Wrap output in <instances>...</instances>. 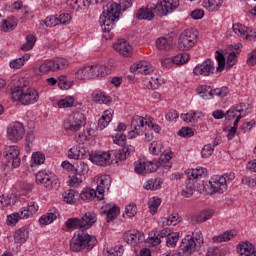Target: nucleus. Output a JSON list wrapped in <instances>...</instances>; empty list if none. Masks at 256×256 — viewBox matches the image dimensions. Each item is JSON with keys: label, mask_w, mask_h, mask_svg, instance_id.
<instances>
[{"label": "nucleus", "mask_w": 256, "mask_h": 256, "mask_svg": "<svg viewBox=\"0 0 256 256\" xmlns=\"http://www.w3.org/2000/svg\"><path fill=\"white\" fill-rule=\"evenodd\" d=\"M112 139L113 143L123 147V145H125V141H127V136L123 133H116L114 136H112Z\"/></svg>", "instance_id": "57"}, {"label": "nucleus", "mask_w": 256, "mask_h": 256, "mask_svg": "<svg viewBox=\"0 0 256 256\" xmlns=\"http://www.w3.org/2000/svg\"><path fill=\"white\" fill-rule=\"evenodd\" d=\"M215 73V62L211 59H206L202 63L195 66L193 74L201 77H211Z\"/></svg>", "instance_id": "14"}, {"label": "nucleus", "mask_w": 256, "mask_h": 256, "mask_svg": "<svg viewBox=\"0 0 256 256\" xmlns=\"http://www.w3.org/2000/svg\"><path fill=\"white\" fill-rule=\"evenodd\" d=\"M211 193L223 194L227 191V182L224 177L213 176L209 180Z\"/></svg>", "instance_id": "17"}, {"label": "nucleus", "mask_w": 256, "mask_h": 256, "mask_svg": "<svg viewBox=\"0 0 256 256\" xmlns=\"http://www.w3.org/2000/svg\"><path fill=\"white\" fill-rule=\"evenodd\" d=\"M150 163L139 162L135 164L134 171L138 175H145L146 173H155L157 171V166L153 165L152 168H149Z\"/></svg>", "instance_id": "26"}, {"label": "nucleus", "mask_w": 256, "mask_h": 256, "mask_svg": "<svg viewBox=\"0 0 256 256\" xmlns=\"http://www.w3.org/2000/svg\"><path fill=\"white\" fill-rule=\"evenodd\" d=\"M110 187H111V176L109 175L100 176L98 179V185L96 189V193H98L97 199L99 201H103L105 197V191H109Z\"/></svg>", "instance_id": "18"}, {"label": "nucleus", "mask_w": 256, "mask_h": 256, "mask_svg": "<svg viewBox=\"0 0 256 256\" xmlns=\"http://www.w3.org/2000/svg\"><path fill=\"white\" fill-rule=\"evenodd\" d=\"M123 253H125V248L123 245H116L103 250L104 256H123Z\"/></svg>", "instance_id": "32"}, {"label": "nucleus", "mask_w": 256, "mask_h": 256, "mask_svg": "<svg viewBox=\"0 0 256 256\" xmlns=\"http://www.w3.org/2000/svg\"><path fill=\"white\" fill-rule=\"evenodd\" d=\"M156 47L159 51H169L171 49V43L167 38H158L156 40Z\"/></svg>", "instance_id": "48"}, {"label": "nucleus", "mask_w": 256, "mask_h": 256, "mask_svg": "<svg viewBox=\"0 0 256 256\" xmlns=\"http://www.w3.org/2000/svg\"><path fill=\"white\" fill-rule=\"evenodd\" d=\"M0 203L2 207H10V205L15 204V195L11 194L9 195H2L0 197Z\"/></svg>", "instance_id": "51"}, {"label": "nucleus", "mask_w": 256, "mask_h": 256, "mask_svg": "<svg viewBox=\"0 0 256 256\" xmlns=\"http://www.w3.org/2000/svg\"><path fill=\"white\" fill-rule=\"evenodd\" d=\"M131 7V0H119V4L115 2H109L100 17V25L103 30V37L106 41L113 39V27L117 21H119V16L121 15V9L126 11Z\"/></svg>", "instance_id": "1"}, {"label": "nucleus", "mask_w": 256, "mask_h": 256, "mask_svg": "<svg viewBox=\"0 0 256 256\" xmlns=\"http://www.w3.org/2000/svg\"><path fill=\"white\" fill-rule=\"evenodd\" d=\"M113 119V110H106L104 111V114L102 117L98 120V127L100 129H105L111 123V120Z\"/></svg>", "instance_id": "31"}, {"label": "nucleus", "mask_w": 256, "mask_h": 256, "mask_svg": "<svg viewBox=\"0 0 256 256\" xmlns=\"http://www.w3.org/2000/svg\"><path fill=\"white\" fill-rule=\"evenodd\" d=\"M123 239L128 245L135 246L138 243H143V241H145V234L138 230H131L124 233Z\"/></svg>", "instance_id": "19"}, {"label": "nucleus", "mask_w": 256, "mask_h": 256, "mask_svg": "<svg viewBox=\"0 0 256 256\" xmlns=\"http://www.w3.org/2000/svg\"><path fill=\"white\" fill-rule=\"evenodd\" d=\"M187 61H189V54L187 52H183L174 56L172 60L170 58H166L162 61V65L163 67L168 65V63H173L174 65H185Z\"/></svg>", "instance_id": "24"}, {"label": "nucleus", "mask_w": 256, "mask_h": 256, "mask_svg": "<svg viewBox=\"0 0 256 256\" xmlns=\"http://www.w3.org/2000/svg\"><path fill=\"white\" fill-rule=\"evenodd\" d=\"M52 63H54V71H61V69L69 67V61L65 58H56L52 60Z\"/></svg>", "instance_id": "45"}, {"label": "nucleus", "mask_w": 256, "mask_h": 256, "mask_svg": "<svg viewBox=\"0 0 256 256\" xmlns=\"http://www.w3.org/2000/svg\"><path fill=\"white\" fill-rule=\"evenodd\" d=\"M101 213L102 215H106V221L107 223H110V221H115V219H117L120 209L117 205L105 204L101 207Z\"/></svg>", "instance_id": "21"}, {"label": "nucleus", "mask_w": 256, "mask_h": 256, "mask_svg": "<svg viewBox=\"0 0 256 256\" xmlns=\"http://www.w3.org/2000/svg\"><path fill=\"white\" fill-rule=\"evenodd\" d=\"M14 86L12 88V99L19 101L22 105H35L39 101V92L27 85V82H21L14 80Z\"/></svg>", "instance_id": "2"}, {"label": "nucleus", "mask_w": 256, "mask_h": 256, "mask_svg": "<svg viewBox=\"0 0 256 256\" xmlns=\"http://www.w3.org/2000/svg\"><path fill=\"white\" fill-rule=\"evenodd\" d=\"M94 73L96 77H105V75H107V66L105 65L94 66Z\"/></svg>", "instance_id": "63"}, {"label": "nucleus", "mask_w": 256, "mask_h": 256, "mask_svg": "<svg viewBox=\"0 0 256 256\" xmlns=\"http://www.w3.org/2000/svg\"><path fill=\"white\" fill-rule=\"evenodd\" d=\"M37 211H39V205H37L36 202H30L22 209V211L9 215L7 217V224L17 225L19 219H29L30 217H33Z\"/></svg>", "instance_id": "6"}, {"label": "nucleus", "mask_w": 256, "mask_h": 256, "mask_svg": "<svg viewBox=\"0 0 256 256\" xmlns=\"http://www.w3.org/2000/svg\"><path fill=\"white\" fill-rule=\"evenodd\" d=\"M75 174L78 175V177H81L82 175H85V173L89 172V166L85 164V162H78L76 166H74Z\"/></svg>", "instance_id": "50"}, {"label": "nucleus", "mask_w": 256, "mask_h": 256, "mask_svg": "<svg viewBox=\"0 0 256 256\" xmlns=\"http://www.w3.org/2000/svg\"><path fill=\"white\" fill-rule=\"evenodd\" d=\"M93 99L96 103H104L105 105H109L111 102V97L106 96L103 92L94 93Z\"/></svg>", "instance_id": "46"}, {"label": "nucleus", "mask_w": 256, "mask_h": 256, "mask_svg": "<svg viewBox=\"0 0 256 256\" xmlns=\"http://www.w3.org/2000/svg\"><path fill=\"white\" fill-rule=\"evenodd\" d=\"M195 43H197V31L188 29L180 35L178 49L180 51H189V49L195 47Z\"/></svg>", "instance_id": "8"}, {"label": "nucleus", "mask_w": 256, "mask_h": 256, "mask_svg": "<svg viewBox=\"0 0 256 256\" xmlns=\"http://www.w3.org/2000/svg\"><path fill=\"white\" fill-rule=\"evenodd\" d=\"M19 147L17 146H6L4 149V158L3 163L7 167H13L17 169V167L21 166V158L19 157Z\"/></svg>", "instance_id": "7"}, {"label": "nucleus", "mask_w": 256, "mask_h": 256, "mask_svg": "<svg viewBox=\"0 0 256 256\" xmlns=\"http://www.w3.org/2000/svg\"><path fill=\"white\" fill-rule=\"evenodd\" d=\"M149 152L152 155H159L163 152V144L160 141H153L149 146Z\"/></svg>", "instance_id": "49"}, {"label": "nucleus", "mask_w": 256, "mask_h": 256, "mask_svg": "<svg viewBox=\"0 0 256 256\" xmlns=\"http://www.w3.org/2000/svg\"><path fill=\"white\" fill-rule=\"evenodd\" d=\"M58 86L60 89H71V87H73V81H69L67 76H60L58 78Z\"/></svg>", "instance_id": "53"}, {"label": "nucleus", "mask_w": 256, "mask_h": 256, "mask_svg": "<svg viewBox=\"0 0 256 256\" xmlns=\"http://www.w3.org/2000/svg\"><path fill=\"white\" fill-rule=\"evenodd\" d=\"M89 159L94 165L105 167L111 165V152H92Z\"/></svg>", "instance_id": "16"}, {"label": "nucleus", "mask_w": 256, "mask_h": 256, "mask_svg": "<svg viewBox=\"0 0 256 256\" xmlns=\"http://www.w3.org/2000/svg\"><path fill=\"white\" fill-rule=\"evenodd\" d=\"M125 215L128 219H132L135 215H137V206L135 204H130L125 208Z\"/></svg>", "instance_id": "62"}, {"label": "nucleus", "mask_w": 256, "mask_h": 256, "mask_svg": "<svg viewBox=\"0 0 256 256\" xmlns=\"http://www.w3.org/2000/svg\"><path fill=\"white\" fill-rule=\"evenodd\" d=\"M221 3H223L222 0H204L202 5L205 9L215 12L219 10V7H221Z\"/></svg>", "instance_id": "39"}, {"label": "nucleus", "mask_w": 256, "mask_h": 256, "mask_svg": "<svg viewBox=\"0 0 256 256\" xmlns=\"http://www.w3.org/2000/svg\"><path fill=\"white\" fill-rule=\"evenodd\" d=\"M211 86L207 85H200L196 88V93L201 97L202 99H213V97L209 96V91H211Z\"/></svg>", "instance_id": "43"}, {"label": "nucleus", "mask_w": 256, "mask_h": 256, "mask_svg": "<svg viewBox=\"0 0 256 256\" xmlns=\"http://www.w3.org/2000/svg\"><path fill=\"white\" fill-rule=\"evenodd\" d=\"M114 49L122 55V57H131L133 53V47H131L127 41L118 40V42L114 44Z\"/></svg>", "instance_id": "22"}, {"label": "nucleus", "mask_w": 256, "mask_h": 256, "mask_svg": "<svg viewBox=\"0 0 256 256\" xmlns=\"http://www.w3.org/2000/svg\"><path fill=\"white\" fill-rule=\"evenodd\" d=\"M216 61L218 62V67L216 68V71L218 73H221L223 69H225V56L223 53H220L219 50L216 51Z\"/></svg>", "instance_id": "54"}, {"label": "nucleus", "mask_w": 256, "mask_h": 256, "mask_svg": "<svg viewBox=\"0 0 256 256\" xmlns=\"http://www.w3.org/2000/svg\"><path fill=\"white\" fill-rule=\"evenodd\" d=\"M187 179L190 181H194L197 183V179H201V177H205L207 175V170L203 167H198L196 169H190L186 172Z\"/></svg>", "instance_id": "25"}, {"label": "nucleus", "mask_w": 256, "mask_h": 256, "mask_svg": "<svg viewBox=\"0 0 256 256\" xmlns=\"http://www.w3.org/2000/svg\"><path fill=\"white\" fill-rule=\"evenodd\" d=\"M40 73H47L48 71H55L53 60L43 63L39 67Z\"/></svg>", "instance_id": "59"}, {"label": "nucleus", "mask_w": 256, "mask_h": 256, "mask_svg": "<svg viewBox=\"0 0 256 256\" xmlns=\"http://www.w3.org/2000/svg\"><path fill=\"white\" fill-rule=\"evenodd\" d=\"M85 125V115L81 112H76L69 116L64 122V129L66 131H72L73 133L79 131L81 127Z\"/></svg>", "instance_id": "10"}, {"label": "nucleus", "mask_w": 256, "mask_h": 256, "mask_svg": "<svg viewBox=\"0 0 256 256\" xmlns=\"http://www.w3.org/2000/svg\"><path fill=\"white\" fill-rule=\"evenodd\" d=\"M96 245L97 238L85 232L78 234L76 237H73L70 241V249L74 253H79V251H83V249L91 250Z\"/></svg>", "instance_id": "4"}, {"label": "nucleus", "mask_w": 256, "mask_h": 256, "mask_svg": "<svg viewBox=\"0 0 256 256\" xmlns=\"http://www.w3.org/2000/svg\"><path fill=\"white\" fill-rule=\"evenodd\" d=\"M162 185L163 179L151 178L145 182L144 189L147 191H158V189H161Z\"/></svg>", "instance_id": "29"}, {"label": "nucleus", "mask_w": 256, "mask_h": 256, "mask_svg": "<svg viewBox=\"0 0 256 256\" xmlns=\"http://www.w3.org/2000/svg\"><path fill=\"white\" fill-rule=\"evenodd\" d=\"M46 27H57L59 25V18L56 16L47 17L44 21Z\"/></svg>", "instance_id": "64"}, {"label": "nucleus", "mask_w": 256, "mask_h": 256, "mask_svg": "<svg viewBox=\"0 0 256 256\" xmlns=\"http://www.w3.org/2000/svg\"><path fill=\"white\" fill-rule=\"evenodd\" d=\"M173 154L171 152L165 153L163 152L160 155L159 161H157L158 168L163 167L164 169H171V159H173Z\"/></svg>", "instance_id": "30"}, {"label": "nucleus", "mask_w": 256, "mask_h": 256, "mask_svg": "<svg viewBox=\"0 0 256 256\" xmlns=\"http://www.w3.org/2000/svg\"><path fill=\"white\" fill-rule=\"evenodd\" d=\"M203 243V233H201V230H194L192 236H186L184 239H182L180 245L181 255L191 256L193 253H196V251L201 249Z\"/></svg>", "instance_id": "3"}, {"label": "nucleus", "mask_w": 256, "mask_h": 256, "mask_svg": "<svg viewBox=\"0 0 256 256\" xmlns=\"http://www.w3.org/2000/svg\"><path fill=\"white\" fill-rule=\"evenodd\" d=\"M213 217V210H203L195 217L196 223H205V221H209Z\"/></svg>", "instance_id": "41"}, {"label": "nucleus", "mask_w": 256, "mask_h": 256, "mask_svg": "<svg viewBox=\"0 0 256 256\" xmlns=\"http://www.w3.org/2000/svg\"><path fill=\"white\" fill-rule=\"evenodd\" d=\"M73 103H75V99H73V97H67L66 99L58 101V107L60 109H67L68 107H73Z\"/></svg>", "instance_id": "56"}, {"label": "nucleus", "mask_w": 256, "mask_h": 256, "mask_svg": "<svg viewBox=\"0 0 256 256\" xmlns=\"http://www.w3.org/2000/svg\"><path fill=\"white\" fill-rule=\"evenodd\" d=\"M131 73H138L140 75H149L155 71V68L146 61H140L130 67Z\"/></svg>", "instance_id": "20"}, {"label": "nucleus", "mask_w": 256, "mask_h": 256, "mask_svg": "<svg viewBox=\"0 0 256 256\" xmlns=\"http://www.w3.org/2000/svg\"><path fill=\"white\" fill-rule=\"evenodd\" d=\"M229 95V87L223 86L209 91V96L212 97H227Z\"/></svg>", "instance_id": "40"}, {"label": "nucleus", "mask_w": 256, "mask_h": 256, "mask_svg": "<svg viewBox=\"0 0 256 256\" xmlns=\"http://www.w3.org/2000/svg\"><path fill=\"white\" fill-rule=\"evenodd\" d=\"M238 253L241 256H256L255 248H253V244L244 242L239 245Z\"/></svg>", "instance_id": "28"}, {"label": "nucleus", "mask_w": 256, "mask_h": 256, "mask_svg": "<svg viewBox=\"0 0 256 256\" xmlns=\"http://www.w3.org/2000/svg\"><path fill=\"white\" fill-rule=\"evenodd\" d=\"M37 40L32 34L26 36V43L21 46L22 51H31L35 47V42Z\"/></svg>", "instance_id": "47"}, {"label": "nucleus", "mask_w": 256, "mask_h": 256, "mask_svg": "<svg viewBox=\"0 0 256 256\" xmlns=\"http://www.w3.org/2000/svg\"><path fill=\"white\" fill-rule=\"evenodd\" d=\"M97 195L99 194L94 189H84L80 194V199L82 201H93Z\"/></svg>", "instance_id": "44"}, {"label": "nucleus", "mask_w": 256, "mask_h": 256, "mask_svg": "<svg viewBox=\"0 0 256 256\" xmlns=\"http://www.w3.org/2000/svg\"><path fill=\"white\" fill-rule=\"evenodd\" d=\"M149 121L141 116L132 117L130 127L131 131L128 133L129 139H135V137H139L145 133V125H147Z\"/></svg>", "instance_id": "11"}, {"label": "nucleus", "mask_w": 256, "mask_h": 256, "mask_svg": "<svg viewBox=\"0 0 256 256\" xmlns=\"http://www.w3.org/2000/svg\"><path fill=\"white\" fill-rule=\"evenodd\" d=\"M36 183H40V185H43L46 187V189H59L61 187V182H59V179L55 174L47 173V172H38L36 174Z\"/></svg>", "instance_id": "9"}, {"label": "nucleus", "mask_w": 256, "mask_h": 256, "mask_svg": "<svg viewBox=\"0 0 256 256\" xmlns=\"http://www.w3.org/2000/svg\"><path fill=\"white\" fill-rule=\"evenodd\" d=\"M25 137V126L23 123L14 122L7 128V139L12 143H17Z\"/></svg>", "instance_id": "12"}, {"label": "nucleus", "mask_w": 256, "mask_h": 256, "mask_svg": "<svg viewBox=\"0 0 256 256\" xmlns=\"http://www.w3.org/2000/svg\"><path fill=\"white\" fill-rule=\"evenodd\" d=\"M177 7H179V0H163L156 4L154 13L159 17H165L168 13L175 11Z\"/></svg>", "instance_id": "13"}, {"label": "nucleus", "mask_w": 256, "mask_h": 256, "mask_svg": "<svg viewBox=\"0 0 256 256\" xmlns=\"http://www.w3.org/2000/svg\"><path fill=\"white\" fill-rule=\"evenodd\" d=\"M29 54H24L22 57L14 59L10 62L11 69H21L25 65V61H29Z\"/></svg>", "instance_id": "42"}, {"label": "nucleus", "mask_w": 256, "mask_h": 256, "mask_svg": "<svg viewBox=\"0 0 256 256\" xmlns=\"http://www.w3.org/2000/svg\"><path fill=\"white\" fill-rule=\"evenodd\" d=\"M159 205H161V198L153 197L148 202V207L153 215L157 213V209H159Z\"/></svg>", "instance_id": "52"}, {"label": "nucleus", "mask_w": 256, "mask_h": 256, "mask_svg": "<svg viewBox=\"0 0 256 256\" xmlns=\"http://www.w3.org/2000/svg\"><path fill=\"white\" fill-rule=\"evenodd\" d=\"M27 239H29V231L25 227L18 229L14 234L15 243H25Z\"/></svg>", "instance_id": "33"}, {"label": "nucleus", "mask_w": 256, "mask_h": 256, "mask_svg": "<svg viewBox=\"0 0 256 256\" xmlns=\"http://www.w3.org/2000/svg\"><path fill=\"white\" fill-rule=\"evenodd\" d=\"M195 183H196L195 181L187 178L186 186L181 191L182 197L189 198L191 197V195H193V193H195Z\"/></svg>", "instance_id": "35"}, {"label": "nucleus", "mask_w": 256, "mask_h": 256, "mask_svg": "<svg viewBox=\"0 0 256 256\" xmlns=\"http://www.w3.org/2000/svg\"><path fill=\"white\" fill-rule=\"evenodd\" d=\"M76 195L77 194L74 190H68L67 192L64 193V201L66 203H69L70 205H73V203L77 202V198H75Z\"/></svg>", "instance_id": "55"}, {"label": "nucleus", "mask_w": 256, "mask_h": 256, "mask_svg": "<svg viewBox=\"0 0 256 256\" xmlns=\"http://www.w3.org/2000/svg\"><path fill=\"white\" fill-rule=\"evenodd\" d=\"M249 109H250L249 104L240 103L238 105L232 106L226 112V117H227L228 121L235 119V121H238V123H239L241 121V118L243 117L242 113L245 110L249 111Z\"/></svg>", "instance_id": "15"}, {"label": "nucleus", "mask_w": 256, "mask_h": 256, "mask_svg": "<svg viewBox=\"0 0 256 256\" xmlns=\"http://www.w3.org/2000/svg\"><path fill=\"white\" fill-rule=\"evenodd\" d=\"M137 19H146L147 21H151L155 17V13H153V9L146 7V8H141L138 10L136 14Z\"/></svg>", "instance_id": "36"}, {"label": "nucleus", "mask_w": 256, "mask_h": 256, "mask_svg": "<svg viewBox=\"0 0 256 256\" xmlns=\"http://www.w3.org/2000/svg\"><path fill=\"white\" fill-rule=\"evenodd\" d=\"M233 31L235 35H238V37H241L242 39H247V35H249V28L239 23L233 25Z\"/></svg>", "instance_id": "37"}, {"label": "nucleus", "mask_w": 256, "mask_h": 256, "mask_svg": "<svg viewBox=\"0 0 256 256\" xmlns=\"http://www.w3.org/2000/svg\"><path fill=\"white\" fill-rule=\"evenodd\" d=\"M235 235H237V231L229 230L224 232L223 234L213 237V241L215 243H223V241H231V239H233Z\"/></svg>", "instance_id": "34"}, {"label": "nucleus", "mask_w": 256, "mask_h": 256, "mask_svg": "<svg viewBox=\"0 0 256 256\" xmlns=\"http://www.w3.org/2000/svg\"><path fill=\"white\" fill-rule=\"evenodd\" d=\"M1 31L4 33H9V31H13L17 27V21L15 19L8 18L7 20H3L1 22Z\"/></svg>", "instance_id": "38"}, {"label": "nucleus", "mask_w": 256, "mask_h": 256, "mask_svg": "<svg viewBox=\"0 0 256 256\" xmlns=\"http://www.w3.org/2000/svg\"><path fill=\"white\" fill-rule=\"evenodd\" d=\"M97 222V215L93 212H87L81 218H69L65 225L68 229H81L82 231L90 229Z\"/></svg>", "instance_id": "5"}, {"label": "nucleus", "mask_w": 256, "mask_h": 256, "mask_svg": "<svg viewBox=\"0 0 256 256\" xmlns=\"http://www.w3.org/2000/svg\"><path fill=\"white\" fill-rule=\"evenodd\" d=\"M76 78L85 81V79H95L97 74H95L94 66H85L80 68L76 72Z\"/></svg>", "instance_id": "23"}, {"label": "nucleus", "mask_w": 256, "mask_h": 256, "mask_svg": "<svg viewBox=\"0 0 256 256\" xmlns=\"http://www.w3.org/2000/svg\"><path fill=\"white\" fill-rule=\"evenodd\" d=\"M32 161L35 165H43V163H45V154L41 152L33 153Z\"/></svg>", "instance_id": "60"}, {"label": "nucleus", "mask_w": 256, "mask_h": 256, "mask_svg": "<svg viewBox=\"0 0 256 256\" xmlns=\"http://www.w3.org/2000/svg\"><path fill=\"white\" fill-rule=\"evenodd\" d=\"M178 241H179V234L173 233L166 238V245L167 247H175Z\"/></svg>", "instance_id": "61"}, {"label": "nucleus", "mask_w": 256, "mask_h": 256, "mask_svg": "<svg viewBox=\"0 0 256 256\" xmlns=\"http://www.w3.org/2000/svg\"><path fill=\"white\" fill-rule=\"evenodd\" d=\"M57 217H59V212H57V209H55V208L50 209V211L48 213L41 216V218L39 220L40 225H51V223H53V221H55V219H57Z\"/></svg>", "instance_id": "27"}, {"label": "nucleus", "mask_w": 256, "mask_h": 256, "mask_svg": "<svg viewBox=\"0 0 256 256\" xmlns=\"http://www.w3.org/2000/svg\"><path fill=\"white\" fill-rule=\"evenodd\" d=\"M81 155L83 157V151L77 147L70 148L68 151L69 159H81Z\"/></svg>", "instance_id": "58"}]
</instances>
